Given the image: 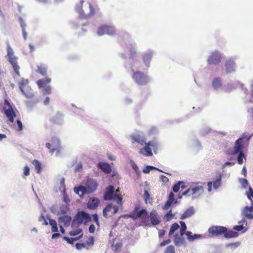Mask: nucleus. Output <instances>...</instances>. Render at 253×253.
Wrapping results in <instances>:
<instances>
[{
    "instance_id": "16",
    "label": "nucleus",
    "mask_w": 253,
    "mask_h": 253,
    "mask_svg": "<svg viewBox=\"0 0 253 253\" xmlns=\"http://www.w3.org/2000/svg\"><path fill=\"white\" fill-rule=\"evenodd\" d=\"M84 186L88 191V193L91 194L96 190L98 184L95 180L89 178L86 180Z\"/></svg>"
},
{
    "instance_id": "2",
    "label": "nucleus",
    "mask_w": 253,
    "mask_h": 253,
    "mask_svg": "<svg viewBox=\"0 0 253 253\" xmlns=\"http://www.w3.org/2000/svg\"><path fill=\"white\" fill-rule=\"evenodd\" d=\"M243 137L238 139L235 143L234 148H230L227 149L225 153L228 156L235 155L237 153H239L237 158L238 163L240 165L243 164V158L245 157V155L243 153Z\"/></svg>"
},
{
    "instance_id": "22",
    "label": "nucleus",
    "mask_w": 253,
    "mask_h": 253,
    "mask_svg": "<svg viewBox=\"0 0 253 253\" xmlns=\"http://www.w3.org/2000/svg\"><path fill=\"white\" fill-rule=\"evenodd\" d=\"M71 220V217L67 215H65L59 217V222L62 223L65 227H67L70 224Z\"/></svg>"
},
{
    "instance_id": "12",
    "label": "nucleus",
    "mask_w": 253,
    "mask_h": 253,
    "mask_svg": "<svg viewBox=\"0 0 253 253\" xmlns=\"http://www.w3.org/2000/svg\"><path fill=\"white\" fill-rule=\"evenodd\" d=\"M119 208L117 206L113 205L112 204H108L103 210V215L107 218L117 213Z\"/></svg>"
},
{
    "instance_id": "31",
    "label": "nucleus",
    "mask_w": 253,
    "mask_h": 253,
    "mask_svg": "<svg viewBox=\"0 0 253 253\" xmlns=\"http://www.w3.org/2000/svg\"><path fill=\"white\" fill-rule=\"evenodd\" d=\"M245 222H246V221L245 220H243L239 221V223L240 224V225L235 226L233 227V229L237 231H240L242 230H243V232L246 231L247 229L246 228L245 226H244L243 224V223Z\"/></svg>"
},
{
    "instance_id": "6",
    "label": "nucleus",
    "mask_w": 253,
    "mask_h": 253,
    "mask_svg": "<svg viewBox=\"0 0 253 253\" xmlns=\"http://www.w3.org/2000/svg\"><path fill=\"white\" fill-rule=\"evenodd\" d=\"M91 220V217L89 214L84 211L78 212L72 222V227H79L82 223L84 224Z\"/></svg>"
},
{
    "instance_id": "19",
    "label": "nucleus",
    "mask_w": 253,
    "mask_h": 253,
    "mask_svg": "<svg viewBox=\"0 0 253 253\" xmlns=\"http://www.w3.org/2000/svg\"><path fill=\"white\" fill-rule=\"evenodd\" d=\"M131 138L132 139V143H134L137 142L140 145L143 146L146 143V138L142 136L139 134L132 135H131Z\"/></svg>"
},
{
    "instance_id": "1",
    "label": "nucleus",
    "mask_w": 253,
    "mask_h": 253,
    "mask_svg": "<svg viewBox=\"0 0 253 253\" xmlns=\"http://www.w3.org/2000/svg\"><path fill=\"white\" fill-rule=\"evenodd\" d=\"M209 233L213 236L223 235L226 238H235L238 236L239 234L235 231L228 230L224 226H213L209 229Z\"/></svg>"
},
{
    "instance_id": "54",
    "label": "nucleus",
    "mask_w": 253,
    "mask_h": 253,
    "mask_svg": "<svg viewBox=\"0 0 253 253\" xmlns=\"http://www.w3.org/2000/svg\"><path fill=\"white\" fill-rule=\"evenodd\" d=\"M17 124L18 126V128L17 130L18 131H21L23 129V125L20 120H17Z\"/></svg>"
},
{
    "instance_id": "4",
    "label": "nucleus",
    "mask_w": 253,
    "mask_h": 253,
    "mask_svg": "<svg viewBox=\"0 0 253 253\" xmlns=\"http://www.w3.org/2000/svg\"><path fill=\"white\" fill-rule=\"evenodd\" d=\"M204 192V188L202 184H196L191 185L185 192H183L181 195L178 196L179 198H181L182 196L191 197L194 199L197 198L202 195Z\"/></svg>"
},
{
    "instance_id": "7",
    "label": "nucleus",
    "mask_w": 253,
    "mask_h": 253,
    "mask_svg": "<svg viewBox=\"0 0 253 253\" xmlns=\"http://www.w3.org/2000/svg\"><path fill=\"white\" fill-rule=\"evenodd\" d=\"M7 55L6 57L7 58L9 62L12 65V67L16 74L18 76H20L19 73V66L18 65L17 60V58L14 55V52L12 48L11 47L9 44L7 46Z\"/></svg>"
},
{
    "instance_id": "14",
    "label": "nucleus",
    "mask_w": 253,
    "mask_h": 253,
    "mask_svg": "<svg viewBox=\"0 0 253 253\" xmlns=\"http://www.w3.org/2000/svg\"><path fill=\"white\" fill-rule=\"evenodd\" d=\"M150 226L151 225L156 226L160 224L162 221L161 218L156 210H152L149 214Z\"/></svg>"
},
{
    "instance_id": "10",
    "label": "nucleus",
    "mask_w": 253,
    "mask_h": 253,
    "mask_svg": "<svg viewBox=\"0 0 253 253\" xmlns=\"http://www.w3.org/2000/svg\"><path fill=\"white\" fill-rule=\"evenodd\" d=\"M132 78L139 85H144L148 82L147 77L140 71L135 72L132 75Z\"/></svg>"
},
{
    "instance_id": "17",
    "label": "nucleus",
    "mask_w": 253,
    "mask_h": 253,
    "mask_svg": "<svg viewBox=\"0 0 253 253\" xmlns=\"http://www.w3.org/2000/svg\"><path fill=\"white\" fill-rule=\"evenodd\" d=\"M103 198L105 200H115L114 198V188L112 185H110L105 189L104 193Z\"/></svg>"
},
{
    "instance_id": "48",
    "label": "nucleus",
    "mask_w": 253,
    "mask_h": 253,
    "mask_svg": "<svg viewBox=\"0 0 253 253\" xmlns=\"http://www.w3.org/2000/svg\"><path fill=\"white\" fill-rule=\"evenodd\" d=\"M174 215L172 213L171 210H170L165 216V218L166 219V221H169L171 220Z\"/></svg>"
},
{
    "instance_id": "24",
    "label": "nucleus",
    "mask_w": 253,
    "mask_h": 253,
    "mask_svg": "<svg viewBox=\"0 0 253 253\" xmlns=\"http://www.w3.org/2000/svg\"><path fill=\"white\" fill-rule=\"evenodd\" d=\"M74 191L80 197H83L85 194H89L84 186L81 185L78 187L74 188Z\"/></svg>"
},
{
    "instance_id": "11",
    "label": "nucleus",
    "mask_w": 253,
    "mask_h": 253,
    "mask_svg": "<svg viewBox=\"0 0 253 253\" xmlns=\"http://www.w3.org/2000/svg\"><path fill=\"white\" fill-rule=\"evenodd\" d=\"M97 34L99 36H102L105 34L113 35L116 34V30L113 26L104 25L98 28Z\"/></svg>"
},
{
    "instance_id": "51",
    "label": "nucleus",
    "mask_w": 253,
    "mask_h": 253,
    "mask_svg": "<svg viewBox=\"0 0 253 253\" xmlns=\"http://www.w3.org/2000/svg\"><path fill=\"white\" fill-rule=\"evenodd\" d=\"M131 164V167L136 172H139V169L136 164L133 161H130Z\"/></svg>"
},
{
    "instance_id": "35",
    "label": "nucleus",
    "mask_w": 253,
    "mask_h": 253,
    "mask_svg": "<svg viewBox=\"0 0 253 253\" xmlns=\"http://www.w3.org/2000/svg\"><path fill=\"white\" fill-rule=\"evenodd\" d=\"M37 72L42 75H45L47 72L46 67L45 66V65L41 64L38 66Z\"/></svg>"
},
{
    "instance_id": "63",
    "label": "nucleus",
    "mask_w": 253,
    "mask_h": 253,
    "mask_svg": "<svg viewBox=\"0 0 253 253\" xmlns=\"http://www.w3.org/2000/svg\"><path fill=\"white\" fill-rule=\"evenodd\" d=\"M166 232H165V230H164V229H162V230H159V238H162L165 234Z\"/></svg>"
},
{
    "instance_id": "32",
    "label": "nucleus",
    "mask_w": 253,
    "mask_h": 253,
    "mask_svg": "<svg viewBox=\"0 0 253 253\" xmlns=\"http://www.w3.org/2000/svg\"><path fill=\"white\" fill-rule=\"evenodd\" d=\"M83 234H82L80 235H79V236L78 237L75 238H68V237L65 236L63 237V240L65 241H66L67 242V243L70 244H74V243L75 241L80 239L81 238H82L83 237Z\"/></svg>"
},
{
    "instance_id": "59",
    "label": "nucleus",
    "mask_w": 253,
    "mask_h": 253,
    "mask_svg": "<svg viewBox=\"0 0 253 253\" xmlns=\"http://www.w3.org/2000/svg\"><path fill=\"white\" fill-rule=\"evenodd\" d=\"M158 131V129L156 127H152L149 131V134H153L157 133Z\"/></svg>"
},
{
    "instance_id": "33",
    "label": "nucleus",
    "mask_w": 253,
    "mask_h": 253,
    "mask_svg": "<svg viewBox=\"0 0 253 253\" xmlns=\"http://www.w3.org/2000/svg\"><path fill=\"white\" fill-rule=\"evenodd\" d=\"M120 190L119 189H117L115 191V193L114 194V198L117 199V203L120 206H122L123 205V198L120 194H119Z\"/></svg>"
},
{
    "instance_id": "39",
    "label": "nucleus",
    "mask_w": 253,
    "mask_h": 253,
    "mask_svg": "<svg viewBox=\"0 0 253 253\" xmlns=\"http://www.w3.org/2000/svg\"><path fill=\"white\" fill-rule=\"evenodd\" d=\"M221 175L220 174L216 179V180L213 182V186L214 189L218 188L221 185Z\"/></svg>"
},
{
    "instance_id": "55",
    "label": "nucleus",
    "mask_w": 253,
    "mask_h": 253,
    "mask_svg": "<svg viewBox=\"0 0 253 253\" xmlns=\"http://www.w3.org/2000/svg\"><path fill=\"white\" fill-rule=\"evenodd\" d=\"M24 174L25 176H28L30 174V169L28 166H26L24 168Z\"/></svg>"
},
{
    "instance_id": "61",
    "label": "nucleus",
    "mask_w": 253,
    "mask_h": 253,
    "mask_svg": "<svg viewBox=\"0 0 253 253\" xmlns=\"http://www.w3.org/2000/svg\"><path fill=\"white\" fill-rule=\"evenodd\" d=\"M92 218H93L94 221L95 222V223L97 224H98L99 221H98V217L97 214L96 213H94V214H92Z\"/></svg>"
},
{
    "instance_id": "44",
    "label": "nucleus",
    "mask_w": 253,
    "mask_h": 253,
    "mask_svg": "<svg viewBox=\"0 0 253 253\" xmlns=\"http://www.w3.org/2000/svg\"><path fill=\"white\" fill-rule=\"evenodd\" d=\"M60 117L61 115L60 114H57L56 116L52 117L50 119V121L53 124L57 123L60 119Z\"/></svg>"
},
{
    "instance_id": "23",
    "label": "nucleus",
    "mask_w": 253,
    "mask_h": 253,
    "mask_svg": "<svg viewBox=\"0 0 253 253\" xmlns=\"http://www.w3.org/2000/svg\"><path fill=\"white\" fill-rule=\"evenodd\" d=\"M253 207L246 206L243 210V213L244 216L248 219H253Z\"/></svg>"
},
{
    "instance_id": "60",
    "label": "nucleus",
    "mask_w": 253,
    "mask_h": 253,
    "mask_svg": "<svg viewBox=\"0 0 253 253\" xmlns=\"http://www.w3.org/2000/svg\"><path fill=\"white\" fill-rule=\"evenodd\" d=\"M174 194L172 192H170V193L169 194V196L168 201H170L171 202L173 203V202L174 200Z\"/></svg>"
},
{
    "instance_id": "57",
    "label": "nucleus",
    "mask_w": 253,
    "mask_h": 253,
    "mask_svg": "<svg viewBox=\"0 0 253 253\" xmlns=\"http://www.w3.org/2000/svg\"><path fill=\"white\" fill-rule=\"evenodd\" d=\"M76 247L78 250H81L82 248L85 247V244L83 243H77Z\"/></svg>"
},
{
    "instance_id": "64",
    "label": "nucleus",
    "mask_w": 253,
    "mask_h": 253,
    "mask_svg": "<svg viewBox=\"0 0 253 253\" xmlns=\"http://www.w3.org/2000/svg\"><path fill=\"white\" fill-rule=\"evenodd\" d=\"M63 200H64V201L67 204L69 202H70V199L69 198V197L66 195H64V197H63Z\"/></svg>"
},
{
    "instance_id": "58",
    "label": "nucleus",
    "mask_w": 253,
    "mask_h": 253,
    "mask_svg": "<svg viewBox=\"0 0 253 253\" xmlns=\"http://www.w3.org/2000/svg\"><path fill=\"white\" fill-rule=\"evenodd\" d=\"M170 242H171V240L169 239L165 240L163 242H162V243H161L160 244V247L165 246L166 245L169 244Z\"/></svg>"
},
{
    "instance_id": "47",
    "label": "nucleus",
    "mask_w": 253,
    "mask_h": 253,
    "mask_svg": "<svg viewBox=\"0 0 253 253\" xmlns=\"http://www.w3.org/2000/svg\"><path fill=\"white\" fill-rule=\"evenodd\" d=\"M239 181L243 188H246L247 187L249 183L247 179L240 178Z\"/></svg>"
},
{
    "instance_id": "41",
    "label": "nucleus",
    "mask_w": 253,
    "mask_h": 253,
    "mask_svg": "<svg viewBox=\"0 0 253 253\" xmlns=\"http://www.w3.org/2000/svg\"><path fill=\"white\" fill-rule=\"evenodd\" d=\"M84 2V0H81L79 4H77L75 6V9L81 14H84L83 10V5Z\"/></svg>"
},
{
    "instance_id": "42",
    "label": "nucleus",
    "mask_w": 253,
    "mask_h": 253,
    "mask_svg": "<svg viewBox=\"0 0 253 253\" xmlns=\"http://www.w3.org/2000/svg\"><path fill=\"white\" fill-rule=\"evenodd\" d=\"M82 234H83L82 229L79 228H77L76 230H73L72 231H71L69 233V234L71 236H76L78 234L80 235Z\"/></svg>"
},
{
    "instance_id": "13",
    "label": "nucleus",
    "mask_w": 253,
    "mask_h": 253,
    "mask_svg": "<svg viewBox=\"0 0 253 253\" xmlns=\"http://www.w3.org/2000/svg\"><path fill=\"white\" fill-rule=\"evenodd\" d=\"M28 80L25 79H22L18 84L19 87L21 92L27 98H31L34 96V94L31 92H26V90H27L29 88V86L28 85Z\"/></svg>"
},
{
    "instance_id": "15",
    "label": "nucleus",
    "mask_w": 253,
    "mask_h": 253,
    "mask_svg": "<svg viewBox=\"0 0 253 253\" xmlns=\"http://www.w3.org/2000/svg\"><path fill=\"white\" fill-rule=\"evenodd\" d=\"M208 62L209 64L217 65L221 62V56L219 52L213 51L209 56Z\"/></svg>"
},
{
    "instance_id": "37",
    "label": "nucleus",
    "mask_w": 253,
    "mask_h": 253,
    "mask_svg": "<svg viewBox=\"0 0 253 253\" xmlns=\"http://www.w3.org/2000/svg\"><path fill=\"white\" fill-rule=\"evenodd\" d=\"M32 164L35 166L37 173H40L41 171V164L37 160H34Z\"/></svg>"
},
{
    "instance_id": "38",
    "label": "nucleus",
    "mask_w": 253,
    "mask_h": 253,
    "mask_svg": "<svg viewBox=\"0 0 253 253\" xmlns=\"http://www.w3.org/2000/svg\"><path fill=\"white\" fill-rule=\"evenodd\" d=\"M180 223L181 224V227L180 229V235L181 236H183V235L185 233L187 227L184 221H180Z\"/></svg>"
},
{
    "instance_id": "62",
    "label": "nucleus",
    "mask_w": 253,
    "mask_h": 253,
    "mask_svg": "<svg viewBox=\"0 0 253 253\" xmlns=\"http://www.w3.org/2000/svg\"><path fill=\"white\" fill-rule=\"evenodd\" d=\"M95 227L93 224H91L89 227V231L91 233H93L95 231Z\"/></svg>"
},
{
    "instance_id": "3",
    "label": "nucleus",
    "mask_w": 253,
    "mask_h": 253,
    "mask_svg": "<svg viewBox=\"0 0 253 253\" xmlns=\"http://www.w3.org/2000/svg\"><path fill=\"white\" fill-rule=\"evenodd\" d=\"M148 212L146 210L142 209L139 211V207H135L133 212L129 214L124 215V217H130L133 220H135L138 218L141 219V223L143 225L150 227L148 217Z\"/></svg>"
},
{
    "instance_id": "27",
    "label": "nucleus",
    "mask_w": 253,
    "mask_h": 253,
    "mask_svg": "<svg viewBox=\"0 0 253 253\" xmlns=\"http://www.w3.org/2000/svg\"><path fill=\"white\" fill-rule=\"evenodd\" d=\"M194 213V210L193 208H189L186 210L182 214L180 219H184L192 216Z\"/></svg>"
},
{
    "instance_id": "36",
    "label": "nucleus",
    "mask_w": 253,
    "mask_h": 253,
    "mask_svg": "<svg viewBox=\"0 0 253 253\" xmlns=\"http://www.w3.org/2000/svg\"><path fill=\"white\" fill-rule=\"evenodd\" d=\"M179 228V225L177 223L172 224L170 227L169 235V237L173 234V233Z\"/></svg>"
},
{
    "instance_id": "52",
    "label": "nucleus",
    "mask_w": 253,
    "mask_h": 253,
    "mask_svg": "<svg viewBox=\"0 0 253 253\" xmlns=\"http://www.w3.org/2000/svg\"><path fill=\"white\" fill-rule=\"evenodd\" d=\"M150 197V196L149 192L147 190H145L144 193V199L146 202L149 200Z\"/></svg>"
},
{
    "instance_id": "21",
    "label": "nucleus",
    "mask_w": 253,
    "mask_h": 253,
    "mask_svg": "<svg viewBox=\"0 0 253 253\" xmlns=\"http://www.w3.org/2000/svg\"><path fill=\"white\" fill-rule=\"evenodd\" d=\"M98 165V168L106 173H110L112 171L111 166L107 163L100 162Z\"/></svg>"
},
{
    "instance_id": "40",
    "label": "nucleus",
    "mask_w": 253,
    "mask_h": 253,
    "mask_svg": "<svg viewBox=\"0 0 253 253\" xmlns=\"http://www.w3.org/2000/svg\"><path fill=\"white\" fill-rule=\"evenodd\" d=\"M68 211L69 208L67 205L66 204L65 205H62L60 207L59 212L60 214H64L67 213Z\"/></svg>"
},
{
    "instance_id": "8",
    "label": "nucleus",
    "mask_w": 253,
    "mask_h": 253,
    "mask_svg": "<svg viewBox=\"0 0 253 253\" xmlns=\"http://www.w3.org/2000/svg\"><path fill=\"white\" fill-rule=\"evenodd\" d=\"M46 147L49 150V152L52 155L56 152L57 155L60 153L61 151L60 141L57 137H52L51 139V143H47Z\"/></svg>"
},
{
    "instance_id": "18",
    "label": "nucleus",
    "mask_w": 253,
    "mask_h": 253,
    "mask_svg": "<svg viewBox=\"0 0 253 253\" xmlns=\"http://www.w3.org/2000/svg\"><path fill=\"white\" fill-rule=\"evenodd\" d=\"M225 71L226 74H229L235 71V64L233 60L230 59L225 63Z\"/></svg>"
},
{
    "instance_id": "34",
    "label": "nucleus",
    "mask_w": 253,
    "mask_h": 253,
    "mask_svg": "<svg viewBox=\"0 0 253 253\" xmlns=\"http://www.w3.org/2000/svg\"><path fill=\"white\" fill-rule=\"evenodd\" d=\"M49 223L51 226V231L52 232H58V227L56 221L52 219H50L49 220Z\"/></svg>"
},
{
    "instance_id": "5",
    "label": "nucleus",
    "mask_w": 253,
    "mask_h": 253,
    "mask_svg": "<svg viewBox=\"0 0 253 253\" xmlns=\"http://www.w3.org/2000/svg\"><path fill=\"white\" fill-rule=\"evenodd\" d=\"M145 146L140 149L139 153L144 156L150 157L153 155L152 149L156 153L158 149L159 144L156 140L149 141L144 144Z\"/></svg>"
},
{
    "instance_id": "53",
    "label": "nucleus",
    "mask_w": 253,
    "mask_h": 253,
    "mask_svg": "<svg viewBox=\"0 0 253 253\" xmlns=\"http://www.w3.org/2000/svg\"><path fill=\"white\" fill-rule=\"evenodd\" d=\"M43 93L44 94H50L51 92V87L49 86H46L43 89Z\"/></svg>"
},
{
    "instance_id": "29",
    "label": "nucleus",
    "mask_w": 253,
    "mask_h": 253,
    "mask_svg": "<svg viewBox=\"0 0 253 253\" xmlns=\"http://www.w3.org/2000/svg\"><path fill=\"white\" fill-rule=\"evenodd\" d=\"M152 54L151 52L145 53L143 55V60L147 66H149L150 62L152 59Z\"/></svg>"
},
{
    "instance_id": "49",
    "label": "nucleus",
    "mask_w": 253,
    "mask_h": 253,
    "mask_svg": "<svg viewBox=\"0 0 253 253\" xmlns=\"http://www.w3.org/2000/svg\"><path fill=\"white\" fill-rule=\"evenodd\" d=\"M153 169H156V168L152 166H148L143 169V172L145 173H148L150 172V170ZM157 169L159 170L158 169Z\"/></svg>"
},
{
    "instance_id": "20",
    "label": "nucleus",
    "mask_w": 253,
    "mask_h": 253,
    "mask_svg": "<svg viewBox=\"0 0 253 253\" xmlns=\"http://www.w3.org/2000/svg\"><path fill=\"white\" fill-rule=\"evenodd\" d=\"M100 204V200L97 198H92L89 199L87 207L90 209H96Z\"/></svg>"
},
{
    "instance_id": "30",
    "label": "nucleus",
    "mask_w": 253,
    "mask_h": 253,
    "mask_svg": "<svg viewBox=\"0 0 253 253\" xmlns=\"http://www.w3.org/2000/svg\"><path fill=\"white\" fill-rule=\"evenodd\" d=\"M212 85L214 89H218L222 86L220 78H215L212 82Z\"/></svg>"
},
{
    "instance_id": "56",
    "label": "nucleus",
    "mask_w": 253,
    "mask_h": 253,
    "mask_svg": "<svg viewBox=\"0 0 253 253\" xmlns=\"http://www.w3.org/2000/svg\"><path fill=\"white\" fill-rule=\"evenodd\" d=\"M172 203V202H171L170 201H169L168 200L167 202H166V203L165 204V205L163 207V209L164 210H168L170 207Z\"/></svg>"
},
{
    "instance_id": "43",
    "label": "nucleus",
    "mask_w": 253,
    "mask_h": 253,
    "mask_svg": "<svg viewBox=\"0 0 253 253\" xmlns=\"http://www.w3.org/2000/svg\"><path fill=\"white\" fill-rule=\"evenodd\" d=\"M182 184H183V182L180 181H178L176 184H174L173 186V191L175 193L177 192L180 187V186Z\"/></svg>"
},
{
    "instance_id": "26",
    "label": "nucleus",
    "mask_w": 253,
    "mask_h": 253,
    "mask_svg": "<svg viewBox=\"0 0 253 253\" xmlns=\"http://www.w3.org/2000/svg\"><path fill=\"white\" fill-rule=\"evenodd\" d=\"M182 237L177 234L174 235L173 241L175 246H179L184 244V240Z\"/></svg>"
},
{
    "instance_id": "9",
    "label": "nucleus",
    "mask_w": 253,
    "mask_h": 253,
    "mask_svg": "<svg viewBox=\"0 0 253 253\" xmlns=\"http://www.w3.org/2000/svg\"><path fill=\"white\" fill-rule=\"evenodd\" d=\"M3 108L4 111V114L8 118V120L11 123H13L14 118L16 117V114L14 112L10 103L7 99L4 100Z\"/></svg>"
},
{
    "instance_id": "25",
    "label": "nucleus",
    "mask_w": 253,
    "mask_h": 253,
    "mask_svg": "<svg viewBox=\"0 0 253 253\" xmlns=\"http://www.w3.org/2000/svg\"><path fill=\"white\" fill-rule=\"evenodd\" d=\"M89 5V12L85 16L91 17L94 15L95 14V8L92 6V3H94L95 0H85Z\"/></svg>"
},
{
    "instance_id": "46",
    "label": "nucleus",
    "mask_w": 253,
    "mask_h": 253,
    "mask_svg": "<svg viewBox=\"0 0 253 253\" xmlns=\"http://www.w3.org/2000/svg\"><path fill=\"white\" fill-rule=\"evenodd\" d=\"M165 253H175L174 247L172 245L169 246L166 249Z\"/></svg>"
},
{
    "instance_id": "50",
    "label": "nucleus",
    "mask_w": 253,
    "mask_h": 253,
    "mask_svg": "<svg viewBox=\"0 0 253 253\" xmlns=\"http://www.w3.org/2000/svg\"><path fill=\"white\" fill-rule=\"evenodd\" d=\"M94 238L93 237H90L86 241V244L89 246H91L93 245L94 244Z\"/></svg>"
},
{
    "instance_id": "28",
    "label": "nucleus",
    "mask_w": 253,
    "mask_h": 253,
    "mask_svg": "<svg viewBox=\"0 0 253 253\" xmlns=\"http://www.w3.org/2000/svg\"><path fill=\"white\" fill-rule=\"evenodd\" d=\"M51 79L49 78H46L45 79H41L39 80L37 82V84L39 88H42L44 86H46V85L50 83Z\"/></svg>"
},
{
    "instance_id": "45",
    "label": "nucleus",
    "mask_w": 253,
    "mask_h": 253,
    "mask_svg": "<svg viewBox=\"0 0 253 253\" xmlns=\"http://www.w3.org/2000/svg\"><path fill=\"white\" fill-rule=\"evenodd\" d=\"M247 195L248 198L252 202V199H253V189L251 186L249 187V191L247 193Z\"/></svg>"
}]
</instances>
